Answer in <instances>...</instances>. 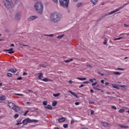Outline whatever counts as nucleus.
Segmentation results:
<instances>
[{"instance_id": "nucleus-1", "label": "nucleus", "mask_w": 129, "mask_h": 129, "mask_svg": "<svg viewBox=\"0 0 129 129\" xmlns=\"http://www.w3.org/2000/svg\"><path fill=\"white\" fill-rule=\"evenodd\" d=\"M61 20V15L58 13L55 12L52 13L50 16V21L52 23H58Z\"/></svg>"}, {"instance_id": "nucleus-2", "label": "nucleus", "mask_w": 129, "mask_h": 129, "mask_svg": "<svg viewBox=\"0 0 129 129\" xmlns=\"http://www.w3.org/2000/svg\"><path fill=\"white\" fill-rule=\"evenodd\" d=\"M34 9L38 14L42 15V14H43L44 6H43V4H42V3L37 2L34 4Z\"/></svg>"}, {"instance_id": "nucleus-3", "label": "nucleus", "mask_w": 129, "mask_h": 129, "mask_svg": "<svg viewBox=\"0 0 129 129\" xmlns=\"http://www.w3.org/2000/svg\"><path fill=\"white\" fill-rule=\"evenodd\" d=\"M3 4L6 9H12L14 8L13 0H3Z\"/></svg>"}, {"instance_id": "nucleus-4", "label": "nucleus", "mask_w": 129, "mask_h": 129, "mask_svg": "<svg viewBox=\"0 0 129 129\" xmlns=\"http://www.w3.org/2000/svg\"><path fill=\"white\" fill-rule=\"evenodd\" d=\"M70 0H59V5L64 9H68Z\"/></svg>"}, {"instance_id": "nucleus-5", "label": "nucleus", "mask_w": 129, "mask_h": 129, "mask_svg": "<svg viewBox=\"0 0 129 129\" xmlns=\"http://www.w3.org/2000/svg\"><path fill=\"white\" fill-rule=\"evenodd\" d=\"M8 106L10 107V108H11L13 110H15L16 112H18V111H20V107L18 106H16L15 105V103L13 102H8Z\"/></svg>"}, {"instance_id": "nucleus-6", "label": "nucleus", "mask_w": 129, "mask_h": 129, "mask_svg": "<svg viewBox=\"0 0 129 129\" xmlns=\"http://www.w3.org/2000/svg\"><path fill=\"white\" fill-rule=\"evenodd\" d=\"M31 122H38V120L31 119L30 118H27L22 121V123H23V125H27L28 123H31Z\"/></svg>"}, {"instance_id": "nucleus-7", "label": "nucleus", "mask_w": 129, "mask_h": 129, "mask_svg": "<svg viewBox=\"0 0 129 129\" xmlns=\"http://www.w3.org/2000/svg\"><path fill=\"white\" fill-rule=\"evenodd\" d=\"M22 17V14L21 12H18L15 15V19L16 21H20Z\"/></svg>"}, {"instance_id": "nucleus-8", "label": "nucleus", "mask_w": 129, "mask_h": 129, "mask_svg": "<svg viewBox=\"0 0 129 129\" xmlns=\"http://www.w3.org/2000/svg\"><path fill=\"white\" fill-rule=\"evenodd\" d=\"M118 11H119V9H116L115 10H114L111 12L105 14L104 15L106 17H107V16H109L110 15H112L113 14H114L115 13H116V12H118Z\"/></svg>"}, {"instance_id": "nucleus-9", "label": "nucleus", "mask_w": 129, "mask_h": 129, "mask_svg": "<svg viewBox=\"0 0 129 129\" xmlns=\"http://www.w3.org/2000/svg\"><path fill=\"white\" fill-rule=\"evenodd\" d=\"M36 19H38V16H32L28 18V22H31V21H34V20H36Z\"/></svg>"}, {"instance_id": "nucleus-10", "label": "nucleus", "mask_w": 129, "mask_h": 129, "mask_svg": "<svg viewBox=\"0 0 129 129\" xmlns=\"http://www.w3.org/2000/svg\"><path fill=\"white\" fill-rule=\"evenodd\" d=\"M14 49L13 48H10V49H4V51L8 52L9 54H14L15 53V51L13 50Z\"/></svg>"}, {"instance_id": "nucleus-11", "label": "nucleus", "mask_w": 129, "mask_h": 129, "mask_svg": "<svg viewBox=\"0 0 129 129\" xmlns=\"http://www.w3.org/2000/svg\"><path fill=\"white\" fill-rule=\"evenodd\" d=\"M101 123L104 127H107V126H109V125H110V124L106 122H101Z\"/></svg>"}, {"instance_id": "nucleus-12", "label": "nucleus", "mask_w": 129, "mask_h": 129, "mask_svg": "<svg viewBox=\"0 0 129 129\" xmlns=\"http://www.w3.org/2000/svg\"><path fill=\"white\" fill-rule=\"evenodd\" d=\"M65 120H66V118H65L64 117L58 119L59 122H63V121H65Z\"/></svg>"}, {"instance_id": "nucleus-13", "label": "nucleus", "mask_w": 129, "mask_h": 129, "mask_svg": "<svg viewBox=\"0 0 129 129\" xmlns=\"http://www.w3.org/2000/svg\"><path fill=\"white\" fill-rule=\"evenodd\" d=\"M118 126L121 128H128V125H123L122 124H119Z\"/></svg>"}, {"instance_id": "nucleus-14", "label": "nucleus", "mask_w": 129, "mask_h": 129, "mask_svg": "<svg viewBox=\"0 0 129 129\" xmlns=\"http://www.w3.org/2000/svg\"><path fill=\"white\" fill-rule=\"evenodd\" d=\"M90 2L93 5H94V6H96V4H97V2H98V0H90Z\"/></svg>"}, {"instance_id": "nucleus-15", "label": "nucleus", "mask_w": 129, "mask_h": 129, "mask_svg": "<svg viewBox=\"0 0 129 129\" xmlns=\"http://www.w3.org/2000/svg\"><path fill=\"white\" fill-rule=\"evenodd\" d=\"M44 107L46 109H49L50 110H51L52 108V107L50 105H48L47 106H45Z\"/></svg>"}, {"instance_id": "nucleus-16", "label": "nucleus", "mask_w": 129, "mask_h": 129, "mask_svg": "<svg viewBox=\"0 0 129 129\" xmlns=\"http://www.w3.org/2000/svg\"><path fill=\"white\" fill-rule=\"evenodd\" d=\"M8 71L12 72V73H16V72H17V69H12L9 70Z\"/></svg>"}, {"instance_id": "nucleus-17", "label": "nucleus", "mask_w": 129, "mask_h": 129, "mask_svg": "<svg viewBox=\"0 0 129 129\" xmlns=\"http://www.w3.org/2000/svg\"><path fill=\"white\" fill-rule=\"evenodd\" d=\"M69 92H70V93L72 94V95H74V96H75V97H76L77 98H78V96H77V95L76 94H75L74 92H73L71 91H69Z\"/></svg>"}, {"instance_id": "nucleus-18", "label": "nucleus", "mask_w": 129, "mask_h": 129, "mask_svg": "<svg viewBox=\"0 0 129 129\" xmlns=\"http://www.w3.org/2000/svg\"><path fill=\"white\" fill-rule=\"evenodd\" d=\"M69 92H70V93L72 94V95H74V96H75V97H76L77 98H78V96H77V95L76 94H75L74 92H73L71 91H69Z\"/></svg>"}, {"instance_id": "nucleus-19", "label": "nucleus", "mask_w": 129, "mask_h": 129, "mask_svg": "<svg viewBox=\"0 0 129 129\" xmlns=\"http://www.w3.org/2000/svg\"><path fill=\"white\" fill-rule=\"evenodd\" d=\"M22 119H19L17 120V123L16 124V125H19V124H22Z\"/></svg>"}, {"instance_id": "nucleus-20", "label": "nucleus", "mask_w": 129, "mask_h": 129, "mask_svg": "<svg viewBox=\"0 0 129 129\" xmlns=\"http://www.w3.org/2000/svg\"><path fill=\"white\" fill-rule=\"evenodd\" d=\"M38 79L41 80V79H42V78H41V77H42V76H43V74L42 73H40L38 74Z\"/></svg>"}, {"instance_id": "nucleus-21", "label": "nucleus", "mask_w": 129, "mask_h": 129, "mask_svg": "<svg viewBox=\"0 0 129 129\" xmlns=\"http://www.w3.org/2000/svg\"><path fill=\"white\" fill-rule=\"evenodd\" d=\"M112 86L113 87V88H115V89H119V88L117 87V85L116 84H112Z\"/></svg>"}, {"instance_id": "nucleus-22", "label": "nucleus", "mask_w": 129, "mask_h": 129, "mask_svg": "<svg viewBox=\"0 0 129 129\" xmlns=\"http://www.w3.org/2000/svg\"><path fill=\"white\" fill-rule=\"evenodd\" d=\"M112 73L115 75H120L121 74V73H119L118 72H112Z\"/></svg>"}, {"instance_id": "nucleus-23", "label": "nucleus", "mask_w": 129, "mask_h": 129, "mask_svg": "<svg viewBox=\"0 0 129 129\" xmlns=\"http://www.w3.org/2000/svg\"><path fill=\"white\" fill-rule=\"evenodd\" d=\"M41 80L42 81H44V82H48V81H50V80L47 78L42 79Z\"/></svg>"}, {"instance_id": "nucleus-24", "label": "nucleus", "mask_w": 129, "mask_h": 129, "mask_svg": "<svg viewBox=\"0 0 129 129\" xmlns=\"http://www.w3.org/2000/svg\"><path fill=\"white\" fill-rule=\"evenodd\" d=\"M77 8H80V7H82V3H79L76 5Z\"/></svg>"}, {"instance_id": "nucleus-25", "label": "nucleus", "mask_w": 129, "mask_h": 129, "mask_svg": "<svg viewBox=\"0 0 129 129\" xmlns=\"http://www.w3.org/2000/svg\"><path fill=\"white\" fill-rule=\"evenodd\" d=\"M107 41H108V40L107 39V38H104V42H103L104 45H106V44H107Z\"/></svg>"}, {"instance_id": "nucleus-26", "label": "nucleus", "mask_w": 129, "mask_h": 129, "mask_svg": "<svg viewBox=\"0 0 129 129\" xmlns=\"http://www.w3.org/2000/svg\"><path fill=\"white\" fill-rule=\"evenodd\" d=\"M124 111H125L124 109H120L118 110V112H119V113H122V112H124Z\"/></svg>"}, {"instance_id": "nucleus-27", "label": "nucleus", "mask_w": 129, "mask_h": 129, "mask_svg": "<svg viewBox=\"0 0 129 129\" xmlns=\"http://www.w3.org/2000/svg\"><path fill=\"white\" fill-rule=\"evenodd\" d=\"M6 99V97L5 96H2L0 97V100L4 101Z\"/></svg>"}, {"instance_id": "nucleus-28", "label": "nucleus", "mask_w": 129, "mask_h": 129, "mask_svg": "<svg viewBox=\"0 0 129 129\" xmlns=\"http://www.w3.org/2000/svg\"><path fill=\"white\" fill-rule=\"evenodd\" d=\"M57 105V102L56 101H54L52 102V106H56Z\"/></svg>"}, {"instance_id": "nucleus-29", "label": "nucleus", "mask_w": 129, "mask_h": 129, "mask_svg": "<svg viewBox=\"0 0 129 129\" xmlns=\"http://www.w3.org/2000/svg\"><path fill=\"white\" fill-rule=\"evenodd\" d=\"M71 61H73V59H71L70 60H64V62H65V63H69V62H71Z\"/></svg>"}, {"instance_id": "nucleus-30", "label": "nucleus", "mask_w": 129, "mask_h": 129, "mask_svg": "<svg viewBox=\"0 0 129 129\" xmlns=\"http://www.w3.org/2000/svg\"><path fill=\"white\" fill-rule=\"evenodd\" d=\"M53 96H54V97H58V96H60V93L57 94H53Z\"/></svg>"}, {"instance_id": "nucleus-31", "label": "nucleus", "mask_w": 129, "mask_h": 129, "mask_svg": "<svg viewBox=\"0 0 129 129\" xmlns=\"http://www.w3.org/2000/svg\"><path fill=\"white\" fill-rule=\"evenodd\" d=\"M121 39H122V37H118L117 38H113V41H116L117 40H120Z\"/></svg>"}, {"instance_id": "nucleus-32", "label": "nucleus", "mask_w": 129, "mask_h": 129, "mask_svg": "<svg viewBox=\"0 0 129 129\" xmlns=\"http://www.w3.org/2000/svg\"><path fill=\"white\" fill-rule=\"evenodd\" d=\"M77 79H78L79 80H86V78H77Z\"/></svg>"}, {"instance_id": "nucleus-33", "label": "nucleus", "mask_w": 129, "mask_h": 129, "mask_svg": "<svg viewBox=\"0 0 129 129\" xmlns=\"http://www.w3.org/2000/svg\"><path fill=\"white\" fill-rule=\"evenodd\" d=\"M44 36H45L46 37H53L54 35L53 34H49V35L44 34Z\"/></svg>"}, {"instance_id": "nucleus-34", "label": "nucleus", "mask_w": 129, "mask_h": 129, "mask_svg": "<svg viewBox=\"0 0 129 129\" xmlns=\"http://www.w3.org/2000/svg\"><path fill=\"white\" fill-rule=\"evenodd\" d=\"M12 73H8L7 74V76H8V77H12Z\"/></svg>"}, {"instance_id": "nucleus-35", "label": "nucleus", "mask_w": 129, "mask_h": 129, "mask_svg": "<svg viewBox=\"0 0 129 129\" xmlns=\"http://www.w3.org/2000/svg\"><path fill=\"white\" fill-rule=\"evenodd\" d=\"M98 86H97L96 87H94V89H95L96 90H99V91L101 90V89L97 88Z\"/></svg>"}, {"instance_id": "nucleus-36", "label": "nucleus", "mask_w": 129, "mask_h": 129, "mask_svg": "<svg viewBox=\"0 0 129 129\" xmlns=\"http://www.w3.org/2000/svg\"><path fill=\"white\" fill-rule=\"evenodd\" d=\"M63 127L64 128H67V127H68V124H64Z\"/></svg>"}, {"instance_id": "nucleus-37", "label": "nucleus", "mask_w": 129, "mask_h": 129, "mask_svg": "<svg viewBox=\"0 0 129 129\" xmlns=\"http://www.w3.org/2000/svg\"><path fill=\"white\" fill-rule=\"evenodd\" d=\"M47 104H48V102L46 101H44L43 102V104L45 106L47 105Z\"/></svg>"}, {"instance_id": "nucleus-38", "label": "nucleus", "mask_w": 129, "mask_h": 129, "mask_svg": "<svg viewBox=\"0 0 129 129\" xmlns=\"http://www.w3.org/2000/svg\"><path fill=\"white\" fill-rule=\"evenodd\" d=\"M64 35H58L56 38L57 39H61V38H63Z\"/></svg>"}, {"instance_id": "nucleus-39", "label": "nucleus", "mask_w": 129, "mask_h": 129, "mask_svg": "<svg viewBox=\"0 0 129 129\" xmlns=\"http://www.w3.org/2000/svg\"><path fill=\"white\" fill-rule=\"evenodd\" d=\"M115 70H121V71H123V70H124V69H121V68H117V69H115Z\"/></svg>"}, {"instance_id": "nucleus-40", "label": "nucleus", "mask_w": 129, "mask_h": 129, "mask_svg": "<svg viewBox=\"0 0 129 129\" xmlns=\"http://www.w3.org/2000/svg\"><path fill=\"white\" fill-rule=\"evenodd\" d=\"M15 118H17V117H19V114H15L14 115Z\"/></svg>"}, {"instance_id": "nucleus-41", "label": "nucleus", "mask_w": 129, "mask_h": 129, "mask_svg": "<svg viewBox=\"0 0 129 129\" xmlns=\"http://www.w3.org/2000/svg\"><path fill=\"white\" fill-rule=\"evenodd\" d=\"M121 35H126V36H129V33H122L120 34V36H121Z\"/></svg>"}, {"instance_id": "nucleus-42", "label": "nucleus", "mask_w": 129, "mask_h": 129, "mask_svg": "<svg viewBox=\"0 0 129 129\" xmlns=\"http://www.w3.org/2000/svg\"><path fill=\"white\" fill-rule=\"evenodd\" d=\"M75 104L76 105H79L80 104V102H76L75 103Z\"/></svg>"}, {"instance_id": "nucleus-43", "label": "nucleus", "mask_w": 129, "mask_h": 129, "mask_svg": "<svg viewBox=\"0 0 129 129\" xmlns=\"http://www.w3.org/2000/svg\"><path fill=\"white\" fill-rule=\"evenodd\" d=\"M98 74L100 75L101 76H103L104 75L103 74H101V73L98 72Z\"/></svg>"}, {"instance_id": "nucleus-44", "label": "nucleus", "mask_w": 129, "mask_h": 129, "mask_svg": "<svg viewBox=\"0 0 129 129\" xmlns=\"http://www.w3.org/2000/svg\"><path fill=\"white\" fill-rule=\"evenodd\" d=\"M83 83L84 84H89V82H88V81H86V82H83Z\"/></svg>"}, {"instance_id": "nucleus-45", "label": "nucleus", "mask_w": 129, "mask_h": 129, "mask_svg": "<svg viewBox=\"0 0 129 129\" xmlns=\"http://www.w3.org/2000/svg\"><path fill=\"white\" fill-rule=\"evenodd\" d=\"M16 95H18L19 96H24V95L22 94H16Z\"/></svg>"}, {"instance_id": "nucleus-46", "label": "nucleus", "mask_w": 129, "mask_h": 129, "mask_svg": "<svg viewBox=\"0 0 129 129\" xmlns=\"http://www.w3.org/2000/svg\"><path fill=\"white\" fill-rule=\"evenodd\" d=\"M112 108H113L114 109L116 110V107L114 105L111 106Z\"/></svg>"}, {"instance_id": "nucleus-47", "label": "nucleus", "mask_w": 129, "mask_h": 129, "mask_svg": "<svg viewBox=\"0 0 129 129\" xmlns=\"http://www.w3.org/2000/svg\"><path fill=\"white\" fill-rule=\"evenodd\" d=\"M105 16H104V15L103 16H102L101 17V18L100 19V21H101V20H102V19H104V18H105Z\"/></svg>"}, {"instance_id": "nucleus-48", "label": "nucleus", "mask_w": 129, "mask_h": 129, "mask_svg": "<svg viewBox=\"0 0 129 129\" xmlns=\"http://www.w3.org/2000/svg\"><path fill=\"white\" fill-rule=\"evenodd\" d=\"M96 84H97V82H96L95 83H93L92 84V86H95V85H96Z\"/></svg>"}, {"instance_id": "nucleus-49", "label": "nucleus", "mask_w": 129, "mask_h": 129, "mask_svg": "<svg viewBox=\"0 0 129 129\" xmlns=\"http://www.w3.org/2000/svg\"><path fill=\"white\" fill-rule=\"evenodd\" d=\"M55 4H58V0H52Z\"/></svg>"}, {"instance_id": "nucleus-50", "label": "nucleus", "mask_w": 129, "mask_h": 129, "mask_svg": "<svg viewBox=\"0 0 129 129\" xmlns=\"http://www.w3.org/2000/svg\"><path fill=\"white\" fill-rule=\"evenodd\" d=\"M74 122H75L74 120H72L71 121V124H73V123H74Z\"/></svg>"}, {"instance_id": "nucleus-51", "label": "nucleus", "mask_w": 129, "mask_h": 129, "mask_svg": "<svg viewBox=\"0 0 129 129\" xmlns=\"http://www.w3.org/2000/svg\"><path fill=\"white\" fill-rule=\"evenodd\" d=\"M29 112V111H26L25 113H24V114H23V115H27V114L28 113V112Z\"/></svg>"}, {"instance_id": "nucleus-52", "label": "nucleus", "mask_w": 129, "mask_h": 129, "mask_svg": "<svg viewBox=\"0 0 129 129\" xmlns=\"http://www.w3.org/2000/svg\"><path fill=\"white\" fill-rule=\"evenodd\" d=\"M81 87H84V85L82 84L79 86V88H81Z\"/></svg>"}, {"instance_id": "nucleus-53", "label": "nucleus", "mask_w": 129, "mask_h": 129, "mask_svg": "<svg viewBox=\"0 0 129 129\" xmlns=\"http://www.w3.org/2000/svg\"><path fill=\"white\" fill-rule=\"evenodd\" d=\"M89 81H90V82H92V83H93V80L92 79H90L89 80Z\"/></svg>"}, {"instance_id": "nucleus-54", "label": "nucleus", "mask_w": 129, "mask_h": 129, "mask_svg": "<svg viewBox=\"0 0 129 129\" xmlns=\"http://www.w3.org/2000/svg\"><path fill=\"white\" fill-rule=\"evenodd\" d=\"M124 26L125 28H126V27H129V25L124 24Z\"/></svg>"}, {"instance_id": "nucleus-55", "label": "nucleus", "mask_w": 129, "mask_h": 129, "mask_svg": "<svg viewBox=\"0 0 129 129\" xmlns=\"http://www.w3.org/2000/svg\"><path fill=\"white\" fill-rule=\"evenodd\" d=\"M91 114H94V111L91 110Z\"/></svg>"}, {"instance_id": "nucleus-56", "label": "nucleus", "mask_w": 129, "mask_h": 129, "mask_svg": "<svg viewBox=\"0 0 129 129\" xmlns=\"http://www.w3.org/2000/svg\"><path fill=\"white\" fill-rule=\"evenodd\" d=\"M73 83V82H72L71 80H70L69 81V83H70V84H72Z\"/></svg>"}, {"instance_id": "nucleus-57", "label": "nucleus", "mask_w": 129, "mask_h": 129, "mask_svg": "<svg viewBox=\"0 0 129 129\" xmlns=\"http://www.w3.org/2000/svg\"><path fill=\"white\" fill-rule=\"evenodd\" d=\"M26 104H32V102H27Z\"/></svg>"}, {"instance_id": "nucleus-58", "label": "nucleus", "mask_w": 129, "mask_h": 129, "mask_svg": "<svg viewBox=\"0 0 129 129\" xmlns=\"http://www.w3.org/2000/svg\"><path fill=\"white\" fill-rule=\"evenodd\" d=\"M17 80H22V77H19L17 78Z\"/></svg>"}, {"instance_id": "nucleus-59", "label": "nucleus", "mask_w": 129, "mask_h": 129, "mask_svg": "<svg viewBox=\"0 0 129 129\" xmlns=\"http://www.w3.org/2000/svg\"><path fill=\"white\" fill-rule=\"evenodd\" d=\"M101 83H102V84H103V83H104V80H101Z\"/></svg>"}, {"instance_id": "nucleus-60", "label": "nucleus", "mask_w": 129, "mask_h": 129, "mask_svg": "<svg viewBox=\"0 0 129 129\" xmlns=\"http://www.w3.org/2000/svg\"><path fill=\"white\" fill-rule=\"evenodd\" d=\"M23 75L24 76H25V75H27V74L26 73H24L23 74Z\"/></svg>"}, {"instance_id": "nucleus-61", "label": "nucleus", "mask_w": 129, "mask_h": 129, "mask_svg": "<svg viewBox=\"0 0 129 129\" xmlns=\"http://www.w3.org/2000/svg\"><path fill=\"white\" fill-rule=\"evenodd\" d=\"M90 92H91L92 93H93V92H94V91H93V90L91 89V90H90Z\"/></svg>"}, {"instance_id": "nucleus-62", "label": "nucleus", "mask_w": 129, "mask_h": 129, "mask_svg": "<svg viewBox=\"0 0 129 129\" xmlns=\"http://www.w3.org/2000/svg\"><path fill=\"white\" fill-rule=\"evenodd\" d=\"M14 1L16 3V4L18 3L19 2L18 0H14Z\"/></svg>"}, {"instance_id": "nucleus-63", "label": "nucleus", "mask_w": 129, "mask_h": 129, "mask_svg": "<svg viewBox=\"0 0 129 129\" xmlns=\"http://www.w3.org/2000/svg\"><path fill=\"white\" fill-rule=\"evenodd\" d=\"M109 84V83L106 82L105 83V85H108Z\"/></svg>"}, {"instance_id": "nucleus-64", "label": "nucleus", "mask_w": 129, "mask_h": 129, "mask_svg": "<svg viewBox=\"0 0 129 129\" xmlns=\"http://www.w3.org/2000/svg\"><path fill=\"white\" fill-rule=\"evenodd\" d=\"M54 129H60V128L58 127H55L54 128Z\"/></svg>"}]
</instances>
